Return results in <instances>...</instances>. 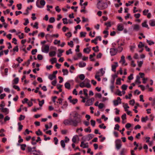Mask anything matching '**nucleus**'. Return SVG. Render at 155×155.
<instances>
[{"instance_id": "f704fd0d", "label": "nucleus", "mask_w": 155, "mask_h": 155, "mask_svg": "<svg viewBox=\"0 0 155 155\" xmlns=\"http://www.w3.org/2000/svg\"><path fill=\"white\" fill-rule=\"evenodd\" d=\"M103 33L105 34V35L104 36V38H106L108 35V32L107 30L104 31Z\"/></svg>"}, {"instance_id": "e433bc0d", "label": "nucleus", "mask_w": 155, "mask_h": 155, "mask_svg": "<svg viewBox=\"0 0 155 155\" xmlns=\"http://www.w3.org/2000/svg\"><path fill=\"white\" fill-rule=\"evenodd\" d=\"M35 133L38 136L41 135L43 134L42 132L40 129H38L37 131H36Z\"/></svg>"}, {"instance_id": "9d476101", "label": "nucleus", "mask_w": 155, "mask_h": 155, "mask_svg": "<svg viewBox=\"0 0 155 155\" xmlns=\"http://www.w3.org/2000/svg\"><path fill=\"white\" fill-rule=\"evenodd\" d=\"M118 66V64L117 62H114L113 64L111 65V70L114 72H116V68Z\"/></svg>"}, {"instance_id": "13d9d810", "label": "nucleus", "mask_w": 155, "mask_h": 155, "mask_svg": "<svg viewBox=\"0 0 155 155\" xmlns=\"http://www.w3.org/2000/svg\"><path fill=\"white\" fill-rule=\"evenodd\" d=\"M105 25L107 27H110L111 26V22L110 21H108L107 22L105 23Z\"/></svg>"}, {"instance_id": "864d4df0", "label": "nucleus", "mask_w": 155, "mask_h": 155, "mask_svg": "<svg viewBox=\"0 0 155 155\" xmlns=\"http://www.w3.org/2000/svg\"><path fill=\"white\" fill-rule=\"evenodd\" d=\"M10 119V117L8 116H6L4 118V121L5 122H6L7 121L9 120Z\"/></svg>"}, {"instance_id": "c85d7f7f", "label": "nucleus", "mask_w": 155, "mask_h": 155, "mask_svg": "<svg viewBox=\"0 0 155 155\" xmlns=\"http://www.w3.org/2000/svg\"><path fill=\"white\" fill-rule=\"evenodd\" d=\"M48 78L51 80H52L56 78V75L50 74L49 75Z\"/></svg>"}, {"instance_id": "9b49d317", "label": "nucleus", "mask_w": 155, "mask_h": 155, "mask_svg": "<svg viewBox=\"0 0 155 155\" xmlns=\"http://www.w3.org/2000/svg\"><path fill=\"white\" fill-rule=\"evenodd\" d=\"M49 47L48 45H45L43 48H42L41 50L43 52L48 53L49 50Z\"/></svg>"}, {"instance_id": "39448f33", "label": "nucleus", "mask_w": 155, "mask_h": 155, "mask_svg": "<svg viewBox=\"0 0 155 155\" xmlns=\"http://www.w3.org/2000/svg\"><path fill=\"white\" fill-rule=\"evenodd\" d=\"M100 2L101 1H99L97 4V8L99 9H102L105 8V6L104 5H107V4L105 3H101Z\"/></svg>"}, {"instance_id": "5701e85b", "label": "nucleus", "mask_w": 155, "mask_h": 155, "mask_svg": "<svg viewBox=\"0 0 155 155\" xmlns=\"http://www.w3.org/2000/svg\"><path fill=\"white\" fill-rule=\"evenodd\" d=\"M120 63L123 65H126L127 64L125 63V59H121L120 61Z\"/></svg>"}, {"instance_id": "79ce46f5", "label": "nucleus", "mask_w": 155, "mask_h": 155, "mask_svg": "<svg viewBox=\"0 0 155 155\" xmlns=\"http://www.w3.org/2000/svg\"><path fill=\"white\" fill-rule=\"evenodd\" d=\"M137 63H138V66L140 67H141L143 64V61H137Z\"/></svg>"}, {"instance_id": "b1692460", "label": "nucleus", "mask_w": 155, "mask_h": 155, "mask_svg": "<svg viewBox=\"0 0 155 155\" xmlns=\"http://www.w3.org/2000/svg\"><path fill=\"white\" fill-rule=\"evenodd\" d=\"M123 107H124V110L125 111H127V109L128 108H129V106H128V105L126 103L123 104Z\"/></svg>"}, {"instance_id": "37998d69", "label": "nucleus", "mask_w": 155, "mask_h": 155, "mask_svg": "<svg viewBox=\"0 0 155 155\" xmlns=\"http://www.w3.org/2000/svg\"><path fill=\"white\" fill-rule=\"evenodd\" d=\"M126 150L124 148L122 149L121 150L120 154V155H123L126 152Z\"/></svg>"}, {"instance_id": "473e14b6", "label": "nucleus", "mask_w": 155, "mask_h": 155, "mask_svg": "<svg viewBox=\"0 0 155 155\" xmlns=\"http://www.w3.org/2000/svg\"><path fill=\"white\" fill-rule=\"evenodd\" d=\"M70 84L68 82L64 84L65 87L68 89H70Z\"/></svg>"}, {"instance_id": "1a4fd4ad", "label": "nucleus", "mask_w": 155, "mask_h": 155, "mask_svg": "<svg viewBox=\"0 0 155 155\" xmlns=\"http://www.w3.org/2000/svg\"><path fill=\"white\" fill-rule=\"evenodd\" d=\"M29 151L31 152V153L33 154L34 155H41V152L39 150H30Z\"/></svg>"}, {"instance_id": "a211bd4d", "label": "nucleus", "mask_w": 155, "mask_h": 155, "mask_svg": "<svg viewBox=\"0 0 155 155\" xmlns=\"http://www.w3.org/2000/svg\"><path fill=\"white\" fill-rule=\"evenodd\" d=\"M140 29V26L138 25H134L133 30L136 31H138Z\"/></svg>"}, {"instance_id": "052dcab7", "label": "nucleus", "mask_w": 155, "mask_h": 155, "mask_svg": "<svg viewBox=\"0 0 155 155\" xmlns=\"http://www.w3.org/2000/svg\"><path fill=\"white\" fill-rule=\"evenodd\" d=\"M62 20L63 21V23L64 24H68V22L67 21V18H63L62 19Z\"/></svg>"}, {"instance_id": "c756f323", "label": "nucleus", "mask_w": 155, "mask_h": 155, "mask_svg": "<svg viewBox=\"0 0 155 155\" xmlns=\"http://www.w3.org/2000/svg\"><path fill=\"white\" fill-rule=\"evenodd\" d=\"M148 119V117L146 116L145 117H142L141 118V121L143 122H145Z\"/></svg>"}, {"instance_id": "423d86ee", "label": "nucleus", "mask_w": 155, "mask_h": 155, "mask_svg": "<svg viewBox=\"0 0 155 155\" xmlns=\"http://www.w3.org/2000/svg\"><path fill=\"white\" fill-rule=\"evenodd\" d=\"M121 99L119 97H118L117 98V100L113 101L114 105L115 106H117L119 104H120L121 103Z\"/></svg>"}, {"instance_id": "c9c22d12", "label": "nucleus", "mask_w": 155, "mask_h": 155, "mask_svg": "<svg viewBox=\"0 0 155 155\" xmlns=\"http://www.w3.org/2000/svg\"><path fill=\"white\" fill-rule=\"evenodd\" d=\"M18 130L19 131H20L22 129L23 125L21 124L20 122L18 123Z\"/></svg>"}, {"instance_id": "a18cd8bd", "label": "nucleus", "mask_w": 155, "mask_h": 155, "mask_svg": "<svg viewBox=\"0 0 155 155\" xmlns=\"http://www.w3.org/2000/svg\"><path fill=\"white\" fill-rule=\"evenodd\" d=\"M79 78L80 80H83L84 79L85 77L84 74H82L80 75Z\"/></svg>"}, {"instance_id": "603ef678", "label": "nucleus", "mask_w": 155, "mask_h": 155, "mask_svg": "<svg viewBox=\"0 0 155 155\" xmlns=\"http://www.w3.org/2000/svg\"><path fill=\"white\" fill-rule=\"evenodd\" d=\"M84 130L86 132L90 133L91 132V129L90 127H88L87 128L85 129Z\"/></svg>"}, {"instance_id": "0eeeda50", "label": "nucleus", "mask_w": 155, "mask_h": 155, "mask_svg": "<svg viewBox=\"0 0 155 155\" xmlns=\"http://www.w3.org/2000/svg\"><path fill=\"white\" fill-rule=\"evenodd\" d=\"M40 5H41V6H40L38 2V1L36 2V5L39 8H43L44 6L45 5V0H41L40 2Z\"/></svg>"}, {"instance_id": "6e6552de", "label": "nucleus", "mask_w": 155, "mask_h": 155, "mask_svg": "<svg viewBox=\"0 0 155 155\" xmlns=\"http://www.w3.org/2000/svg\"><path fill=\"white\" fill-rule=\"evenodd\" d=\"M70 115H72V117L74 118H77L78 120H80L81 121L80 119V117H78V116H79V115L76 112H72V113H71L70 114Z\"/></svg>"}, {"instance_id": "774afa93", "label": "nucleus", "mask_w": 155, "mask_h": 155, "mask_svg": "<svg viewBox=\"0 0 155 155\" xmlns=\"http://www.w3.org/2000/svg\"><path fill=\"white\" fill-rule=\"evenodd\" d=\"M136 46L135 45H134L130 46V50L132 52H133L134 49L135 48Z\"/></svg>"}, {"instance_id": "a878e982", "label": "nucleus", "mask_w": 155, "mask_h": 155, "mask_svg": "<svg viewBox=\"0 0 155 155\" xmlns=\"http://www.w3.org/2000/svg\"><path fill=\"white\" fill-rule=\"evenodd\" d=\"M142 25L143 27L147 28L148 29H149L148 25L147 24V22L145 21L142 23Z\"/></svg>"}, {"instance_id": "09e8293b", "label": "nucleus", "mask_w": 155, "mask_h": 155, "mask_svg": "<svg viewBox=\"0 0 155 155\" xmlns=\"http://www.w3.org/2000/svg\"><path fill=\"white\" fill-rule=\"evenodd\" d=\"M121 79L120 78H119L117 80L116 84L117 85H120L121 84Z\"/></svg>"}, {"instance_id": "cd10ccee", "label": "nucleus", "mask_w": 155, "mask_h": 155, "mask_svg": "<svg viewBox=\"0 0 155 155\" xmlns=\"http://www.w3.org/2000/svg\"><path fill=\"white\" fill-rule=\"evenodd\" d=\"M18 145H20L21 146V149L23 150H25V147H26L25 144H18Z\"/></svg>"}, {"instance_id": "6e6d98bb", "label": "nucleus", "mask_w": 155, "mask_h": 155, "mask_svg": "<svg viewBox=\"0 0 155 155\" xmlns=\"http://www.w3.org/2000/svg\"><path fill=\"white\" fill-rule=\"evenodd\" d=\"M98 71H100V73H101V75H104L105 73V71L103 70L102 68L100 69Z\"/></svg>"}, {"instance_id": "6ab92c4d", "label": "nucleus", "mask_w": 155, "mask_h": 155, "mask_svg": "<svg viewBox=\"0 0 155 155\" xmlns=\"http://www.w3.org/2000/svg\"><path fill=\"white\" fill-rule=\"evenodd\" d=\"M124 29V26L122 24L118 25L117 26V30L119 31H121Z\"/></svg>"}, {"instance_id": "7c9ffc66", "label": "nucleus", "mask_w": 155, "mask_h": 155, "mask_svg": "<svg viewBox=\"0 0 155 155\" xmlns=\"http://www.w3.org/2000/svg\"><path fill=\"white\" fill-rule=\"evenodd\" d=\"M140 78L139 76H137L136 77V79L135 81V82L136 83L140 84L141 83V81H140Z\"/></svg>"}, {"instance_id": "f3484780", "label": "nucleus", "mask_w": 155, "mask_h": 155, "mask_svg": "<svg viewBox=\"0 0 155 155\" xmlns=\"http://www.w3.org/2000/svg\"><path fill=\"white\" fill-rule=\"evenodd\" d=\"M149 25L152 26H155V20H151L149 21Z\"/></svg>"}, {"instance_id": "f03ea898", "label": "nucleus", "mask_w": 155, "mask_h": 155, "mask_svg": "<svg viewBox=\"0 0 155 155\" xmlns=\"http://www.w3.org/2000/svg\"><path fill=\"white\" fill-rule=\"evenodd\" d=\"M79 86L81 88L86 87L88 88L91 87L90 84V81L88 79L86 78L84 81L81 82L79 84Z\"/></svg>"}, {"instance_id": "4be33fe9", "label": "nucleus", "mask_w": 155, "mask_h": 155, "mask_svg": "<svg viewBox=\"0 0 155 155\" xmlns=\"http://www.w3.org/2000/svg\"><path fill=\"white\" fill-rule=\"evenodd\" d=\"M91 51V49L89 48H85L83 50V51L84 53L87 54H89Z\"/></svg>"}, {"instance_id": "8fccbe9b", "label": "nucleus", "mask_w": 155, "mask_h": 155, "mask_svg": "<svg viewBox=\"0 0 155 155\" xmlns=\"http://www.w3.org/2000/svg\"><path fill=\"white\" fill-rule=\"evenodd\" d=\"M18 46H16L13 49V50H10V51H16V52H18Z\"/></svg>"}, {"instance_id": "f8f14e48", "label": "nucleus", "mask_w": 155, "mask_h": 155, "mask_svg": "<svg viewBox=\"0 0 155 155\" xmlns=\"http://www.w3.org/2000/svg\"><path fill=\"white\" fill-rule=\"evenodd\" d=\"M79 137L77 135H74L72 139V141L74 143H75L77 141H78L79 140Z\"/></svg>"}, {"instance_id": "2f4dec72", "label": "nucleus", "mask_w": 155, "mask_h": 155, "mask_svg": "<svg viewBox=\"0 0 155 155\" xmlns=\"http://www.w3.org/2000/svg\"><path fill=\"white\" fill-rule=\"evenodd\" d=\"M88 90L87 89H83L84 94L85 95L86 97H89L87 93Z\"/></svg>"}, {"instance_id": "2eb2a0df", "label": "nucleus", "mask_w": 155, "mask_h": 155, "mask_svg": "<svg viewBox=\"0 0 155 155\" xmlns=\"http://www.w3.org/2000/svg\"><path fill=\"white\" fill-rule=\"evenodd\" d=\"M80 147L83 148H87L88 147V143H85L84 141H82L81 143Z\"/></svg>"}, {"instance_id": "a19ab883", "label": "nucleus", "mask_w": 155, "mask_h": 155, "mask_svg": "<svg viewBox=\"0 0 155 155\" xmlns=\"http://www.w3.org/2000/svg\"><path fill=\"white\" fill-rule=\"evenodd\" d=\"M92 49L95 52H97L99 51V47L98 46H97L95 47H94L92 48Z\"/></svg>"}, {"instance_id": "4468645a", "label": "nucleus", "mask_w": 155, "mask_h": 155, "mask_svg": "<svg viewBox=\"0 0 155 155\" xmlns=\"http://www.w3.org/2000/svg\"><path fill=\"white\" fill-rule=\"evenodd\" d=\"M2 112L4 113L6 115L8 114L9 112V109L7 108L1 107L0 108Z\"/></svg>"}, {"instance_id": "338daca9", "label": "nucleus", "mask_w": 155, "mask_h": 155, "mask_svg": "<svg viewBox=\"0 0 155 155\" xmlns=\"http://www.w3.org/2000/svg\"><path fill=\"white\" fill-rule=\"evenodd\" d=\"M13 87L15 89L17 90L18 91H19L20 90V88L18 86L14 85L13 86Z\"/></svg>"}, {"instance_id": "7ed1b4c3", "label": "nucleus", "mask_w": 155, "mask_h": 155, "mask_svg": "<svg viewBox=\"0 0 155 155\" xmlns=\"http://www.w3.org/2000/svg\"><path fill=\"white\" fill-rule=\"evenodd\" d=\"M116 148L117 150H119L122 147V142L120 139H117L115 141Z\"/></svg>"}, {"instance_id": "69168bd1", "label": "nucleus", "mask_w": 155, "mask_h": 155, "mask_svg": "<svg viewBox=\"0 0 155 155\" xmlns=\"http://www.w3.org/2000/svg\"><path fill=\"white\" fill-rule=\"evenodd\" d=\"M86 33L85 32H81L80 33V35L81 37H85L86 36Z\"/></svg>"}, {"instance_id": "aec40b11", "label": "nucleus", "mask_w": 155, "mask_h": 155, "mask_svg": "<svg viewBox=\"0 0 155 155\" xmlns=\"http://www.w3.org/2000/svg\"><path fill=\"white\" fill-rule=\"evenodd\" d=\"M56 54V52L54 51H51L49 52V54L50 57L54 56Z\"/></svg>"}, {"instance_id": "72a5a7b5", "label": "nucleus", "mask_w": 155, "mask_h": 155, "mask_svg": "<svg viewBox=\"0 0 155 155\" xmlns=\"http://www.w3.org/2000/svg\"><path fill=\"white\" fill-rule=\"evenodd\" d=\"M62 71L63 73V75H67L68 73V71L67 69H63Z\"/></svg>"}, {"instance_id": "49530a36", "label": "nucleus", "mask_w": 155, "mask_h": 155, "mask_svg": "<svg viewBox=\"0 0 155 155\" xmlns=\"http://www.w3.org/2000/svg\"><path fill=\"white\" fill-rule=\"evenodd\" d=\"M138 47L139 48H141L143 47H144V45L143 44V43L141 42H139V44L138 45Z\"/></svg>"}, {"instance_id": "680f3d73", "label": "nucleus", "mask_w": 155, "mask_h": 155, "mask_svg": "<svg viewBox=\"0 0 155 155\" xmlns=\"http://www.w3.org/2000/svg\"><path fill=\"white\" fill-rule=\"evenodd\" d=\"M127 85L125 84H123L122 85L121 88L123 90H126L127 89Z\"/></svg>"}, {"instance_id": "bb28decb", "label": "nucleus", "mask_w": 155, "mask_h": 155, "mask_svg": "<svg viewBox=\"0 0 155 155\" xmlns=\"http://www.w3.org/2000/svg\"><path fill=\"white\" fill-rule=\"evenodd\" d=\"M78 100L77 99H74L71 100L70 102L73 104H76L78 102Z\"/></svg>"}, {"instance_id": "4c0bfd02", "label": "nucleus", "mask_w": 155, "mask_h": 155, "mask_svg": "<svg viewBox=\"0 0 155 155\" xmlns=\"http://www.w3.org/2000/svg\"><path fill=\"white\" fill-rule=\"evenodd\" d=\"M38 101L39 105V106L40 107H42V106L43 105L44 103V100H42L41 101H40L38 99Z\"/></svg>"}, {"instance_id": "ea45409f", "label": "nucleus", "mask_w": 155, "mask_h": 155, "mask_svg": "<svg viewBox=\"0 0 155 155\" xmlns=\"http://www.w3.org/2000/svg\"><path fill=\"white\" fill-rule=\"evenodd\" d=\"M65 142L64 141L62 140H61L60 142L61 146L63 148H64L65 147Z\"/></svg>"}, {"instance_id": "20e7f679", "label": "nucleus", "mask_w": 155, "mask_h": 155, "mask_svg": "<svg viewBox=\"0 0 155 155\" xmlns=\"http://www.w3.org/2000/svg\"><path fill=\"white\" fill-rule=\"evenodd\" d=\"M87 99V100L85 104V105L89 106L92 105L94 101V98L92 97L91 99Z\"/></svg>"}, {"instance_id": "3c124183", "label": "nucleus", "mask_w": 155, "mask_h": 155, "mask_svg": "<svg viewBox=\"0 0 155 155\" xmlns=\"http://www.w3.org/2000/svg\"><path fill=\"white\" fill-rule=\"evenodd\" d=\"M55 21V18L54 17H51L49 19V21L51 23H53Z\"/></svg>"}, {"instance_id": "e2e57ef3", "label": "nucleus", "mask_w": 155, "mask_h": 155, "mask_svg": "<svg viewBox=\"0 0 155 155\" xmlns=\"http://www.w3.org/2000/svg\"><path fill=\"white\" fill-rule=\"evenodd\" d=\"M123 50V48L121 46H119L117 49V51H118L119 52H120L122 51Z\"/></svg>"}, {"instance_id": "5fc2aeb1", "label": "nucleus", "mask_w": 155, "mask_h": 155, "mask_svg": "<svg viewBox=\"0 0 155 155\" xmlns=\"http://www.w3.org/2000/svg\"><path fill=\"white\" fill-rule=\"evenodd\" d=\"M99 127L100 128L103 129H106V127L104 125V124H102L99 125Z\"/></svg>"}, {"instance_id": "ddd939ff", "label": "nucleus", "mask_w": 155, "mask_h": 155, "mask_svg": "<svg viewBox=\"0 0 155 155\" xmlns=\"http://www.w3.org/2000/svg\"><path fill=\"white\" fill-rule=\"evenodd\" d=\"M117 52V49L112 48L110 49V53L111 55L114 56L116 55Z\"/></svg>"}, {"instance_id": "c03bdc74", "label": "nucleus", "mask_w": 155, "mask_h": 155, "mask_svg": "<svg viewBox=\"0 0 155 155\" xmlns=\"http://www.w3.org/2000/svg\"><path fill=\"white\" fill-rule=\"evenodd\" d=\"M50 61L51 62V64H53L54 63H57V59H51Z\"/></svg>"}, {"instance_id": "f257e3e1", "label": "nucleus", "mask_w": 155, "mask_h": 155, "mask_svg": "<svg viewBox=\"0 0 155 155\" xmlns=\"http://www.w3.org/2000/svg\"><path fill=\"white\" fill-rule=\"evenodd\" d=\"M81 122V121L79 120H73L71 118H70L64 120L63 121V124L65 125H72L73 126L76 127Z\"/></svg>"}, {"instance_id": "393cba45", "label": "nucleus", "mask_w": 155, "mask_h": 155, "mask_svg": "<svg viewBox=\"0 0 155 155\" xmlns=\"http://www.w3.org/2000/svg\"><path fill=\"white\" fill-rule=\"evenodd\" d=\"M94 137V135L92 134H90L88 135L87 136V139L89 140L92 138H93Z\"/></svg>"}, {"instance_id": "58836bf2", "label": "nucleus", "mask_w": 155, "mask_h": 155, "mask_svg": "<svg viewBox=\"0 0 155 155\" xmlns=\"http://www.w3.org/2000/svg\"><path fill=\"white\" fill-rule=\"evenodd\" d=\"M116 94L119 96H122V92L119 90H117L116 91Z\"/></svg>"}, {"instance_id": "de8ad7c7", "label": "nucleus", "mask_w": 155, "mask_h": 155, "mask_svg": "<svg viewBox=\"0 0 155 155\" xmlns=\"http://www.w3.org/2000/svg\"><path fill=\"white\" fill-rule=\"evenodd\" d=\"M147 42L150 45H153L154 44V42L151 41H149L148 40H147Z\"/></svg>"}, {"instance_id": "0e129e2a", "label": "nucleus", "mask_w": 155, "mask_h": 155, "mask_svg": "<svg viewBox=\"0 0 155 155\" xmlns=\"http://www.w3.org/2000/svg\"><path fill=\"white\" fill-rule=\"evenodd\" d=\"M104 104L102 103H100L98 106V108L99 109L102 108L104 107Z\"/></svg>"}, {"instance_id": "dca6fc26", "label": "nucleus", "mask_w": 155, "mask_h": 155, "mask_svg": "<svg viewBox=\"0 0 155 155\" xmlns=\"http://www.w3.org/2000/svg\"><path fill=\"white\" fill-rule=\"evenodd\" d=\"M19 78L18 77L14 78L12 81V84H17L19 81Z\"/></svg>"}, {"instance_id": "4d7b16f0", "label": "nucleus", "mask_w": 155, "mask_h": 155, "mask_svg": "<svg viewBox=\"0 0 155 155\" xmlns=\"http://www.w3.org/2000/svg\"><path fill=\"white\" fill-rule=\"evenodd\" d=\"M121 119L122 120H124L126 119V115L125 114H124L121 116Z\"/></svg>"}, {"instance_id": "412c9836", "label": "nucleus", "mask_w": 155, "mask_h": 155, "mask_svg": "<svg viewBox=\"0 0 155 155\" xmlns=\"http://www.w3.org/2000/svg\"><path fill=\"white\" fill-rule=\"evenodd\" d=\"M86 64L84 62H80L78 64V66L80 68H82L85 66Z\"/></svg>"}, {"instance_id": "bf43d9fd", "label": "nucleus", "mask_w": 155, "mask_h": 155, "mask_svg": "<svg viewBox=\"0 0 155 155\" xmlns=\"http://www.w3.org/2000/svg\"><path fill=\"white\" fill-rule=\"evenodd\" d=\"M25 116L21 115H20V117H19V120L21 121V120H23L25 119Z\"/></svg>"}]
</instances>
